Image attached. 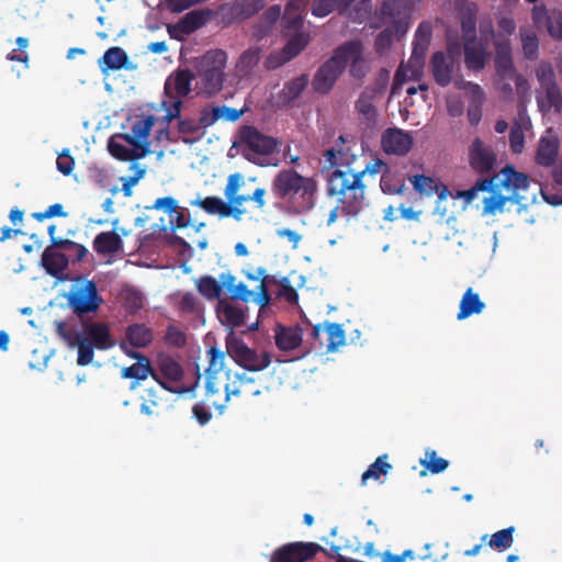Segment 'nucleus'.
Returning <instances> with one entry per match:
<instances>
[{
  "label": "nucleus",
  "instance_id": "1",
  "mask_svg": "<svg viewBox=\"0 0 562 562\" xmlns=\"http://www.w3.org/2000/svg\"><path fill=\"white\" fill-rule=\"evenodd\" d=\"M245 184V177L235 172L228 176L227 183L224 188V195L227 202L218 196H206L193 201L191 204L196 205L211 215H218L220 217H232L235 221H241L244 215L247 214V209L244 206L247 202H252L257 210L263 211L267 206L266 195L267 190L262 187L256 188L250 194H241L239 190Z\"/></svg>",
  "mask_w": 562,
  "mask_h": 562
},
{
  "label": "nucleus",
  "instance_id": "2",
  "mask_svg": "<svg viewBox=\"0 0 562 562\" xmlns=\"http://www.w3.org/2000/svg\"><path fill=\"white\" fill-rule=\"evenodd\" d=\"M271 190L277 198L294 203L299 212H307L315 205L317 181L294 169H285L276 175Z\"/></svg>",
  "mask_w": 562,
  "mask_h": 562
},
{
  "label": "nucleus",
  "instance_id": "3",
  "mask_svg": "<svg viewBox=\"0 0 562 562\" xmlns=\"http://www.w3.org/2000/svg\"><path fill=\"white\" fill-rule=\"evenodd\" d=\"M494 181V187L488 192L492 195L483 200V212L495 214L503 212L507 202L519 204L522 200L521 191L529 189L530 179L526 173L519 172L513 165H506Z\"/></svg>",
  "mask_w": 562,
  "mask_h": 562
},
{
  "label": "nucleus",
  "instance_id": "4",
  "mask_svg": "<svg viewBox=\"0 0 562 562\" xmlns=\"http://www.w3.org/2000/svg\"><path fill=\"white\" fill-rule=\"evenodd\" d=\"M327 194L338 196L341 213L357 215L367 204L363 172H355L350 169L334 170L328 179Z\"/></svg>",
  "mask_w": 562,
  "mask_h": 562
},
{
  "label": "nucleus",
  "instance_id": "5",
  "mask_svg": "<svg viewBox=\"0 0 562 562\" xmlns=\"http://www.w3.org/2000/svg\"><path fill=\"white\" fill-rule=\"evenodd\" d=\"M539 82L536 100L539 111L543 114L554 111L562 112V88L559 87L551 63L541 60L535 68Z\"/></svg>",
  "mask_w": 562,
  "mask_h": 562
},
{
  "label": "nucleus",
  "instance_id": "6",
  "mask_svg": "<svg viewBox=\"0 0 562 562\" xmlns=\"http://www.w3.org/2000/svg\"><path fill=\"white\" fill-rule=\"evenodd\" d=\"M227 54L223 49H211L195 61L196 77L207 94H214L223 88Z\"/></svg>",
  "mask_w": 562,
  "mask_h": 562
},
{
  "label": "nucleus",
  "instance_id": "7",
  "mask_svg": "<svg viewBox=\"0 0 562 562\" xmlns=\"http://www.w3.org/2000/svg\"><path fill=\"white\" fill-rule=\"evenodd\" d=\"M114 345L110 328L106 324L100 322H90L83 324V333H80L77 346V363L86 367L93 361L94 348L108 350Z\"/></svg>",
  "mask_w": 562,
  "mask_h": 562
},
{
  "label": "nucleus",
  "instance_id": "8",
  "mask_svg": "<svg viewBox=\"0 0 562 562\" xmlns=\"http://www.w3.org/2000/svg\"><path fill=\"white\" fill-rule=\"evenodd\" d=\"M68 306L78 317L97 313L103 303L97 283L92 280L78 278L66 294Z\"/></svg>",
  "mask_w": 562,
  "mask_h": 562
},
{
  "label": "nucleus",
  "instance_id": "9",
  "mask_svg": "<svg viewBox=\"0 0 562 562\" xmlns=\"http://www.w3.org/2000/svg\"><path fill=\"white\" fill-rule=\"evenodd\" d=\"M206 356L209 366L205 370V389H207V398L212 402L216 395L224 394V384L234 373L225 370L227 350L223 351L213 346L207 349Z\"/></svg>",
  "mask_w": 562,
  "mask_h": 562
},
{
  "label": "nucleus",
  "instance_id": "10",
  "mask_svg": "<svg viewBox=\"0 0 562 562\" xmlns=\"http://www.w3.org/2000/svg\"><path fill=\"white\" fill-rule=\"evenodd\" d=\"M226 349L236 364L250 372L262 371L271 363L269 352L252 349L243 339L236 337L226 339Z\"/></svg>",
  "mask_w": 562,
  "mask_h": 562
},
{
  "label": "nucleus",
  "instance_id": "11",
  "mask_svg": "<svg viewBox=\"0 0 562 562\" xmlns=\"http://www.w3.org/2000/svg\"><path fill=\"white\" fill-rule=\"evenodd\" d=\"M412 12L405 0H383L380 10L374 14L371 27L381 29L386 22H391L396 33L403 36L409 27Z\"/></svg>",
  "mask_w": 562,
  "mask_h": 562
},
{
  "label": "nucleus",
  "instance_id": "12",
  "mask_svg": "<svg viewBox=\"0 0 562 562\" xmlns=\"http://www.w3.org/2000/svg\"><path fill=\"white\" fill-rule=\"evenodd\" d=\"M261 390L255 386V379L247 373H234L224 384V394L212 398L211 404L215 409L223 413L227 402L232 396H258Z\"/></svg>",
  "mask_w": 562,
  "mask_h": 562
},
{
  "label": "nucleus",
  "instance_id": "13",
  "mask_svg": "<svg viewBox=\"0 0 562 562\" xmlns=\"http://www.w3.org/2000/svg\"><path fill=\"white\" fill-rule=\"evenodd\" d=\"M154 373L157 378L155 381L160 385L161 390L177 394L189 391V389L179 385L183 379L184 372L180 363L172 357H161L157 362V367L154 368Z\"/></svg>",
  "mask_w": 562,
  "mask_h": 562
},
{
  "label": "nucleus",
  "instance_id": "14",
  "mask_svg": "<svg viewBox=\"0 0 562 562\" xmlns=\"http://www.w3.org/2000/svg\"><path fill=\"white\" fill-rule=\"evenodd\" d=\"M460 55V44L450 43L447 53L435 52L430 59V70L434 80L440 87L450 85L456 64V57Z\"/></svg>",
  "mask_w": 562,
  "mask_h": 562
},
{
  "label": "nucleus",
  "instance_id": "15",
  "mask_svg": "<svg viewBox=\"0 0 562 562\" xmlns=\"http://www.w3.org/2000/svg\"><path fill=\"white\" fill-rule=\"evenodd\" d=\"M321 551L325 549L315 542H290L279 547L270 562H307Z\"/></svg>",
  "mask_w": 562,
  "mask_h": 562
},
{
  "label": "nucleus",
  "instance_id": "16",
  "mask_svg": "<svg viewBox=\"0 0 562 562\" xmlns=\"http://www.w3.org/2000/svg\"><path fill=\"white\" fill-rule=\"evenodd\" d=\"M335 49L333 56L326 60L316 71L313 78V89L318 93H328L338 78L341 76L342 67L340 63V54L346 50Z\"/></svg>",
  "mask_w": 562,
  "mask_h": 562
},
{
  "label": "nucleus",
  "instance_id": "17",
  "mask_svg": "<svg viewBox=\"0 0 562 562\" xmlns=\"http://www.w3.org/2000/svg\"><path fill=\"white\" fill-rule=\"evenodd\" d=\"M346 47H347V49L340 54V63H341L342 71L345 70L347 64L350 63V69H349L350 75L357 79L364 78L370 70V67H369V64L367 63V60L362 56V54H363L362 43L358 40L348 41V42L341 44L340 46H338L337 49H342Z\"/></svg>",
  "mask_w": 562,
  "mask_h": 562
},
{
  "label": "nucleus",
  "instance_id": "18",
  "mask_svg": "<svg viewBox=\"0 0 562 562\" xmlns=\"http://www.w3.org/2000/svg\"><path fill=\"white\" fill-rule=\"evenodd\" d=\"M496 161L497 156L494 149L476 137L469 147L470 167L476 173L487 175L494 170Z\"/></svg>",
  "mask_w": 562,
  "mask_h": 562
},
{
  "label": "nucleus",
  "instance_id": "19",
  "mask_svg": "<svg viewBox=\"0 0 562 562\" xmlns=\"http://www.w3.org/2000/svg\"><path fill=\"white\" fill-rule=\"evenodd\" d=\"M238 135L240 143L255 154L270 155L276 150L278 145L276 138L263 135L251 125L241 126Z\"/></svg>",
  "mask_w": 562,
  "mask_h": 562
},
{
  "label": "nucleus",
  "instance_id": "20",
  "mask_svg": "<svg viewBox=\"0 0 562 562\" xmlns=\"http://www.w3.org/2000/svg\"><path fill=\"white\" fill-rule=\"evenodd\" d=\"M265 7V0H233L221 7L223 19L227 23L241 22L257 14Z\"/></svg>",
  "mask_w": 562,
  "mask_h": 562
},
{
  "label": "nucleus",
  "instance_id": "21",
  "mask_svg": "<svg viewBox=\"0 0 562 562\" xmlns=\"http://www.w3.org/2000/svg\"><path fill=\"white\" fill-rule=\"evenodd\" d=\"M414 139L409 132L397 127L386 128L382 133L381 146L386 154L405 156L413 147Z\"/></svg>",
  "mask_w": 562,
  "mask_h": 562
},
{
  "label": "nucleus",
  "instance_id": "22",
  "mask_svg": "<svg viewBox=\"0 0 562 562\" xmlns=\"http://www.w3.org/2000/svg\"><path fill=\"white\" fill-rule=\"evenodd\" d=\"M428 45L413 41L412 55L407 61L406 68L403 65L398 67L395 74V81L402 83L406 80H417L422 76V70L425 64V56L428 50Z\"/></svg>",
  "mask_w": 562,
  "mask_h": 562
},
{
  "label": "nucleus",
  "instance_id": "23",
  "mask_svg": "<svg viewBox=\"0 0 562 562\" xmlns=\"http://www.w3.org/2000/svg\"><path fill=\"white\" fill-rule=\"evenodd\" d=\"M155 123L156 119L153 115L137 120L132 125V134H122L121 138L132 147L139 148V150H143L147 155L149 154V143L147 139Z\"/></svg>",
  "mask_w": 562,
  "mask_h": 562
},
{
  "label": "nucleus",
  "instance_id": "24",
  "mask_svg": "<svg viewBox=\"0 0 562 562\" xmlns=\"http://www.w3.org/2000/svg\"><path fill=\"white\" fill-rule=\"evenodd\" d=\"M383 87L375 85L363 89L355 103L356 111L368 122H374L378 116L376 99L382 94Z\"/></svg>",
  "mask_w": 562,
  "mask_h": 562
},
{
  "label": "nucleus",
  "instance_id": "25",
  "mask_svg": "<svg viewBox=\"0 0 562 562\" xmlns=\"http://www.w3.org/2000/svg\"><path fill=\"white\" fill-rule=\"evenodd\" d=\"M98 64L103 74L109 70L115 71L122 68L133 70L135 68V66L130 63L126 52L120 46H113L106 49Z\"/></svg>",
  "mask_w": 562,
  "mask_h": 562
},
{
  "label": "nucleus",
  "instance_id": "26",
  "mask_svg": "<svg viewBox=\"0 0 562 562\" xmlns=\"http://www.w3.org/2000/svg\"><path fill=\"white\" fill-rule=\"evenodd\" d=\"M194 74L190 69H179L168 77L165 82V93L178 98L187 97L191 92V82Z\"/></svg>",
  "mask_w": 562,
  "mask_h": 562
},
{
  "label": "nucleus",
  "instance_id": "27",
  "mask_svg": "<svg viewBox=\"0 0 562 562\" xmlns=\"http://www.w3.org/2000/svg\"><path fill=\"white\" fill-rule=\"evenodd\" d=\"M325 333L327 335V350L333 351L337 349L339 346L345 345L346 336L342 326L336 323H326L323 328L322 325H315L312 329V337L319 341L323 345L321 339V335Z\"/></svg>",
  "mask_w": 562,
  "mask_h": 562
},
{
  "label": "nucleus",
  "instance_id": "28",
  "mask_svg": "<svg viewBox=\"0 0 562 562\" xmlns=\"http://www.w3.org/2000/svg\"><path fill=\"white\" fill-rule=\"evenodd\" d=\"M464 64L468 69L480 71L484 68L487 53L483 44L477 38L464 41Z\"/></svg>",
  "mask_w": 562,
  "mask_h": 562
},
{
  "label": "nucleus",
  "instance_id": "29",
  "mask_svg": "<svg viewBox=\"0 0 562 562\" xmlns=\"http://www.w3.org/2000/svg\"><path fill=\"white\" fill-rule=\"evenodd\" d=\"M216 313L222 324L229 327H240L245 324V312L241 307L234 305L226 300H220Z\"/></svg>",
  "mask_w": 562,
  "mask_h": 562
},
{
  "label": "nucleus",
  "instance_id": "30",
  "mask_svg": "<svg viewBox=\"0 0 562 562\" xmlns=\"http://www.w3.org/2000/svg\"><path fill=\"white\" fill-rule=\"evenodd\" d=\"M92 246L99 255H114L122 250L123 240L114 231L102 232L94 237Z\"/></svg>",
  "mask_w": 562,
  "mask_h": 562
},
{
  "label": "nucleus",
  "instance_id": "31",
  "mask_svg": "<svg viewBox=\"0 0 562 562\" xmlns=\"http://www.w3.org/2000/svg\"><path fill=\"white\" fill-rule=\"evenodd\" d=\"M485 303L481 300L480 295L473 291L472 288L467 289L459 303V312L457 319L462 321L474 314H480L484 311Z\"/></svg>",
  "mask_w": 562,
  "mask_h": 562
},
{
  "label": "nucleus",
  "instance_id": "32",
  "mask_svg": "<svg viewBox=\"0 0 562 562\" xmlns=\"http://www.w3.org/2000/svg\"><path fill=\"white\" fill-rule=\"evenodd\" d=\"M559 140L554 137H542L539 140L536 162L542 167H551L558 161Z\"/></svg>",
  "mask_w": 562,
  "mask_h": 562
},
{
  "label": "nucleus",
  "instance_id": "33",
  "mask_svg": "<svg viewBox=\"0 0 562 562\" xmlns=\"http://www.w3.org/2000/svg\"><path fill=\"white\" fill-rule=\"evenodd\" d=\"M471 102L468 108V120L471 125L476 126L482 119V105L485 101L483 89L474 82H468Z\"/></svg>",
  "mask_w": 562,
  "mask_h": 562
},
{
  "label": "nucleus",
  "instance_id": "34",
  "mask_svg": "<svg viewBox=\"0 0 562 562\" xmlns=\"http://www.w3.org/2000/svg\"><path fill=\"white\" fill-rule=\"evenodd\" d=\"M213 15V11L193 10L188 12L178 23V27L186 34H190L202 27L209 19Z\"/></svg>",
  "mask_w": 562,
  "mask_h": 562
},
{
  "label": "nucleus",
  "instance_id": "35",
  "mask_svg": "<svg viewBox=\"0 0 562 562\" xmlns=\"http://www.w3.org/2000/svg\"><path fill=\"white\" fill-rule=\"evenodd\" d=\"M515 527L510 526L505 529L498 530L495 533L488 536L484 535L481 538L482 543H486L490 548L503 552L509 549L514 543Z\"/></svg>",
  "mask_w": 562,
  "mask_h": 562
},
{
  "label": "nucleus",
  "instance_id": "36",
  "mask_svg": "<svg viewBox=\"0 0 562 562\" xmlns=\"http://www.w3.org/2000/svg\"><path fill=\"white\" fill-rule=\"evenodd\" d=\"M302 342L300 327H281L276 331V345L279 349L288 351L297 348Z\"/></svg>",
  "mask_w": 562,
  "mask_h": 562
},
{
  "label": "nucleus",
  "instance_id": "37",
  "mask_svg": "<svg viewBox=\"0 0 562 562\" xmlns=\"http://www.w3.org/2000/svg\"><path fill=\"white\" fill-rule=\"evenodd\" d=\"M142 359L143 361H136L132 366L123 368L121 376L123 379H133L136 382L146 380L148 376L157 380L156 374L154 373V367L149 359L147 357H142Z\"/></svg>",
  "mask_w": 562,
  "mask_h": 562
},
{
  "label": "nucleus",
  "instance_id": "38",
  "mask_svg": "<svg viewBox=\"0 0 562 562\" xmlns=\"http://www.w3.org/2000/svg\"><path fill=\"white\" fill-rule=\"evenodd\" d=\"M126 340L134 348H145L153 341V331L144 324H132L126 328Z\"/></svg>",
  "mask_w": 562,
  "mask_h": 562
},
{
  "label": "nucleus",
  "instance_id": "39",
  "mask_svg": "<svg viewBox=\"0 0 562 562\" xmlns=\"http://www.w3.org/2000/svg\"><path fill=\"white\" fill-rule=\"evenodd\" d=\"M310 35L305 32L293 34L281 50V63L296 57L308 44Z\"/></svg>",
  "mask_w": 562,
  "mask_h": 562
},
{
  "label": "nucleus",
  "instance_id": "40",
  "mask_svg": "<svg viewBox=\"0 0 562 562\" xmlns=\"http://www.w3.org/2000/svg\"><path fill=\"white\" fill-rule=\"evenodd\" d=\"M42 265L47 273L55 277L67 268L68 259L66 255L46 248L42 255Z\"/></svg>",
  "mask_w": 562,
  "mask_h": 562
},
{
  "label": "nucleus",
  "instance_id": "41",
  "mask_svg": "<svg viewBox=\"0 0 562 562\" xmlns=\"http://www.w3.org/2000/svg\"><path fill=\"white\" fill-rule=\"evenodd\" d=\"M198 292L209 301L221 299L222 285L212 276H202L195 281Z\"/></svg>",
  "mask_w": 562,
  "mask_h": 562
},
{
  "label": "nucleus",
  "instance_id": "42",
  "mask_svg": "<svg viewBox=\"0 0 562 562\" xmlns=\"http://www.w3.org/2000/svg\"><path fill=\"white\" fill-rule=\"evenodd\" d=\"M108 149L114 158L122 161H133L146 156V154L143 150H139V148H130L123 144L114 142L113 139L109 142Z\"/></svg>",
  "mask_w": 562,
  "mask_h": 562
},
{
  "label": "nucleus",
  "instance_id": "43",
  "mask_svg": "<svg viewBox=\"0 0 562 562\" xmlns=\"http://www.w3.org/2000/svg\"><path fill=\"white\" fill-rule=\"evenodd\" d=\"M261 58V50L259 47H250L246 49L238 58L236 69L241 75H249L254 68L259 64Z\"/></svg>",
  "mask_w": 562,
  "mask_h": 562
},
{
  "label": "nucleus",
  "instance_id": "44",
  "mask_svg": "<svg viewBox=\"0 0 562 562\" xmlns=\"http://www.w3.org/2000/svg\"><path fill=\"white\" fill-rule=\"evenodd\" d=\"M520 40L524 57L528 60L537 59L539 52V40L537 34L530 29H520Z\"/></svg>",
  "mask_w": 562,
  "mask_h": 562
},
{
  "label": "nucleus",
  "instance_id": "45",
  "mask_svg": "<svg viewBox=\"0 0 562 562\" xmlns=\"http://www.w3.org/2000/svg\"><path fill=\"white\" fill-rule=\"evenodd\" d=\"M164 403L162 391L156 389L146 390V395L140 404V412L147 416L158 415V409Z\"/></svg>",
  "mask_w": 562,
  "mask_h": 562
},
{
  "label": "nucleus",
  "instance_id": "46",
  "mask_svg": "<svg viewBox=\"0 0 562 562\" xmlns=\"http://www.w3.org/2000/svg\"><path fill=\"white\" fill-rule=\"evenodd\" d=\"M496 179V176L479 179L471 189L457 191L454 198L464 199L467 203H471L475 199L477 192L492 190Z\"/></svg>",
  "mask_w": 562,
  "mask_h": 562
},
{
  "label": "nucleus",
  "instance_id": "47",
  "mask_svg": "<svg viewBox=\"0 0 562 562\" xmlns=\"http://www.w3.org/2000/svg\"><path fill=\"white\" fill-rule=\"evenodd\" d=\"M349 5L346 0H314L312 4V14L317 18H324L336 9L346 10Z\"/></svg>",
  "mask_w": 562,
  "mask_h": 562
},
{
  "label": "nucleus",
  "instance_id": "48",
  "mask_svg": "<svg viewBox=\"0 0 562 562\" xmlns=\"http://www.w3.org/2000/svg\"><path fill=\"white\" fill-rule=\"evenodd\" d=\"M391 469H392V465L387 462V456L386 454L380 456L362 473V476H361L362 483L364 484L370 479L379 481L381 475L387 474V472Z\"/></svg>",
  "mask_w": 562,
  "mask_h": 562
},
{
  "label": "nucleus",
  "instance_id": "49",
  "mask_svg": "<svg viewBox=\"0 0 562 562\" xmlns=\"http://www.w3.org/2000/svg\"><path fill=\"white\" fill-rule=\"evenodd\" d=\"M308 83L307 75L296 77L286 82L282 90V95L288 102H292L297 99L305 90Z\"/></svg>",
  "mask_w": 562,
  "mask_h": 562
},
{
  "label": "nucleus",
  "instance_id": "50",
  "mask_svg": "<svg viewBox=\"0 0 562 562\" xmlns=\"http://www.w3.org/2000/svg\"><path fill=\"white\" fill-rule=\"evenodd\" d=\"M55 333L61 338L69 348H77L80 331H77L70 324L65 321H55Z\"/></svg>",
  "mask_w": 562,
  "mask_h": 562
},
{
  "label": "nucleus",
  "instance_id": "51",
  "mask_svg": "<svg viewBox=\"0 0 562 562\" xmlns=\"http://www.w3.org/2000/svg\"><path fill=\"white\" fill-rule=\"evenodd\" d=\"M211 408L215 409L214 405H212L210 400L207 398V389H205V397L203 401L198 402L193 405L192 416L201 426H204L209 424L212 419Z\"/></svg>",
  "mask_w": 562,
  "mask_h": 562
},
{
  "label": "nucleus",
  "instance_id": "52",
  "mask_svg": "<svg viewBox=\"0 0 562 562\" xmlns=\"http://www.w3.org/2000/svg\"><path fill=\"white\" fill-rule=\"evenodd\" d=\"M425 456L426 458L420 460V464L425 467L431 474L441 473L449 465L448 460L438 457L435 450H427Z\"/></svg>",
  "mask_w": 562,
  "mask_h": 562
},
{
  "label": "nucleus",
  "instance_id": "53",
  "mask_svg": "<svg viewBox=\"0 0 562 562\" xmlns=\"http://www.w3.org/2000/svg\"><path fill=\"white\" fill-rule=\"evenodd\" d=\"M201 131L200 125L198 124V120L192 117L180 119L178 120V132L182 134V142L184 144H193L198 138H188L187 135H195Z\"/></svg>",
  "mask_w": 562,
  "mask_h": 562
},
{
  "label": "nucleus",
  "instance_id": "54",
  "mask_svg": "<svg viewBox=\"0 0 562 562\" xmlns=\"http://www.w3.org/2000/svg\"><path fill=\"white\" fill-rule=\"evenodd\" d=\"M461 30L464 41L476 38V14L475 10L468 8L461 15Z\"/></svg>",
  "mask_w": 562,
  "mask_h": 562
},
{
  "label": "nucleus",
  "instance_id": "55",
  "mask_svg": "<svg viewBox=\"0 0 562 562\" xmlns=\"http://www.w3.org/2000/svg\"><path fill=\"white\" fill-rule=\"evenodd\" d=\"M282 26L285 31L300 33L303 26V13L285 8L282 16Z\"/></svg>",
  "mask_w": 562,
  "mask_h": 562
},
{
  "label": "nucleus",
  "instance_id": "56",
  "mask_svg": "<svg viewBox=\"0 0 562 562\" xmlns=\"http://www.w3.org/2000/svg\"><path fill=\"white\" fill-rule=\"evenodd\" d=\"M547 32L555 41L562 40V11H551L547 16Z\"/></svg>",
  "mask_w": 562,
  "mask_h": 562
},
{
  "label": "nucleus",
  "instance_id": "57",
  "mask_svg": "<svg viewBox=\"0 0 562 562\" xmlns=\"http://www.w3.org/2000/svg\"><path fill=\"white\" fill-rule=\"evenodd\" d=\"M409 181L413 184V188L422 194L425 193L427 195H431L435 189H437L436 181L432 178L426 177L424 175L413 176L409 178Z\"/></svg>",
  "mask_w": 562,
  "mask_h": 562
},
{
  "label": "nucleus",
  "instance_id": "58",
  "mask_svg": "<svg viewBox=\"0 0 562 562\" xmlns=\"http://www.w3.org/2000/svg\"><path fill=\"white\" fill-rule=\"evenodd\" d=\"M394 35H397L398 37H401L396 33V31L394 29V24L382 30L375 37V42H374L375 50L379 54H383L386 49H389L393 42Z\"/></svg>",
  "mask_w": 562,
  "mask_h": 562
},
{
  "label": "nucleus",
  "instance_id": "59",
  "mask_svg": "<svg viewBox=\"0 0 562 562\" xmlns=\"http://www.w3.org/2000/svg\"><path fill=\"white\" fill-rule=\"evenodd\" d=\"M169 101H164V105L166 106V115L164 116V121L166 123H170L172 120H180L182 101L181 98L175 97L173 94H167Z\"/></svg>",
  "mask_w": 562,
  "mask_h": 562
},
{
  "label": "nucleus",
  "instance_id": "60",
  "mask_svg": "<svg viewBox=\"0 0 562 562\" xmlns=\"http://www.w3.org/2000/svg\"><path fill=\"white\" fill-rule=\"evenodd\" d=\"M371 12L372 1L360 0L355 4L352 10L350 11V18L353 22L362 23L371 15Z\"/></svg>",
  "mask_w": 562,
  "mask_h": 562
},
{
  "label": "nucleus",
  "instance_id": "61",
  "mask_svg": "<svg viewBox=\"0 0 562 562\" xmlns=\"http://www.w3.org/2000/svg\"><path fill=\"white\" fill-rule=\"evenodd\" d=\"M509 146L513 153L519 154L525 146V135L519 125L512 127L509 132Z\"/></svg>",
  "mask_w": 562,
  "mask_h": 562
},
{
  "label": "nucleus",
  "instance_id": "62",
  "mask_svg": "<svg viewBox=\"0 0 562 562\" xmlns=\"http://www.w3.org/2000/svg\"><path fill=\"white\" fill-rule=\"evenodd\" d=\"M179 308L184 313H199L201 304L192 292H186L179 302Z\"/></svg>",
  "mask_w": 562,
  "mask_h": 562
},
{
  "label": "nucleus",
  "instance_id": "63",
  "mask_svg": "<svg viewBox=\"0 0 562 562\" xmlns=\"http://www.w3.org/2000/svg\"><path fill=\"white\" fill-rule=\"evenodd\" d=\"M57 170L65 176H68L72 172L75 167V159L69 154L68 149H64L57 157L56 160Z\"/></svg>",
  "mask_w": 562,
  "mask_h": 562
},
{
  "label": "nucleus",
  "instance_id": "64",
  "mask_svg": "<svg viewBox=\"0 0 562 562\" xmlns=\"http://www.w3.org/2000/svg\"><path fill=\"white\" fill-rule=\"evenodd\" d=\"M217 121H218V113L216 112L215 105L214 106H204L200 111L198 124L200 125L201 130L213 125Z\"/></svg>",
  "mask_w": 562,
  "mask_h": 562
}]
</instances>
